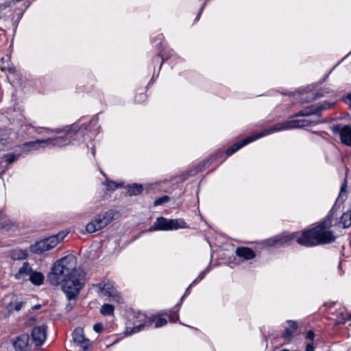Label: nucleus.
<instances>
[{"instance_id":"nucleus-8","label":"nucleus","mask_w":351,"mask_h":351,"mask_svg":"<svg viewBox=\"0 0 351 351\" xmlns=\"http://www.w3.org/2000/svg\"><path fill=\"white\" fill-rule=\"evenodd\" d=\"M99 291L104 295L111 298L112 300L121 302V297L120 293L115 289L114 284L111 282H103L98 285Z\"/></svg>"},{"instance_id":"nucleus-28","label":"nucleus","mask_w":351,"mask_h":351,"mask_svg":"<svg viewBox=\"0 0 351 351\" xmlns=\"http://www.w3.org/2000/svg\"><path fill=\"white\" fill-rule=\"evenodd\" d=\"M24 302H17L14 304V305L11 302L8 305V308L9 311H12L13 309L19 311L21 309Z\"/></svg>"},{"instance_id":"nucleus-19","label":"nucleus","mask_w":351,"mask_h":351,"mask_svg":"<svg viewBox=\"0 0 351 351\" xmlns=\"http://www.w3.org/2000/svg\"><path fill=\"white\" fill-rule=\"evenodd\" d=\"M167 223H168V227H167L168 230L187 228L186 223L182 220L167 219Z\"/></svg>"},{"instance_id":"nucleus-7","label":"nucleus","mask_w":351,"mask_h":351,"mask_svg":"<svg viewBox=\"0 0 351 351\" xmlns=\"http://www.w3.org/2000/svg\"><path fill=\"white\" fill-rule=\"evenodd\" d=\"M317 121H312L308 119L291 120L287 121L283 123H278L269 128H266V130L268 132V134H270L271 133L285 130L307 127L311 125L312 123L317 124Z\"/></svg>"},{"instance_id":"nucleus-15","label":"nucleus","mask_w":351,"mask_h":351,"mask_svg":"<svg viewBox=\"0 0 351 351\" xmlns=\"http://www.w3.org/2000/svg\"><path fill=\"white\" fill-rule=\"evenodd\" d=\"M341 142L348 146L351 145V127L345 125L341 128H337Z\"/></svg>"},{"instance_id":"nucleus-34","label":"nucleus","mask_w":351,"mask_h":351,"mask_svg":"<svg viewBox=\"0 0 351 351\" xmlns=\"http://www.w3.org/2000/svg\"><path fill=\"white\" fill-rule=\"evenodd\" d=\"M93 328L97 332H101L103 330V326L101 324L98 323L94 325Z\"/></svg>"},{"instance_id":"nucleus-11","label":"nucleus","mask_w":351,"mask_h":351,"mask_svg":"<svg viewBox=\"0 0 351 351\" xmlns=\"http://www.w3.org/2000/svg\"><path fill=\"white\" fill-rule=\"evenodd\" d=\"M296 237V234H283L276 236L268 240L267 243L272 247H280L286 243H289Z\"/></svg>"},{"instance_id":"nucleus-1","label":"nucleus","mask_w":351,"mask_h":351,"mask_svg":"<svg viewBox=\"0 0 351 351\" xmlns=\"http://www.w3.org/2000/svg\"><path fill=\"white\" fill-rule=\"evenodd\" d=\"M333 213H330L324 221L315 228L302 232L297 242L307 247L329 243L335 241L336 237L329 229L332 226Z\"/></svg>"},{"instance_id":"nucleus-29","label":"nucleus","mask_w":351,"mask_h":351,"mask_svg":"<svg viewBox=\"0 0 351 351\" xmlns=\"http://www.w3.org/2000/svg\"><path fill=\"white\" fill-rule=\"evenodd\" d=\"M154 322V319H147L144 324H140L138 326H136L132 329V332H139L145 325L148 324L149 326L152 325Z\"/></svg>"},{"instance_id":"nucleus-3","label":"nucleus","mask_w":351,"mask_h":351,"mask_svg":"<svg viewBox=\"0 0 351 351\" xmlns=\"http://www.w3.org/2000/svg\"><path fill=\"white\" fill-rule=\"evenodd\" d=\"M62 288L68 300H75L84 285V271H77L70 278L61 281Z\"/></svg>"},{"instance_id":"nucleus-13","label":"nucleus","mask_w":351,"mask_h":351,"mask_svg":"<svg viewBox=\"0 0 351 351\" xmlns=\"http://www.w3.org/2000/svg\"><path fill=\"white\" fill-rule=\"evenodd\" d=\"M30 346L29 337L27 334L19 335L13 341V346L16 351H28Z\"/></svg>"},{"instance_id":"nucleus-38","label":"nucleus","mask_w":351,"mask_h":351,"mask_svg":"<svg viewBox=\"0 0 351 351\" xmlns=\"http://www.w3.org/2000/svg\"><path fill=\"white\" fill-rule=\"evenodd\" d=\"M346 102L351 106V94H349L346 97Z\"/></svg>"},{"instance_id":"nucleus-33","label":"nucleus","mask_w":351,"mask_h":351,"mask_svg":"<svg viewBox=\"0 0 351 351\" xmlns=\"http://www.w3.org/2000/svg\"><path fill=\"white\" fill-rule=\"evenodd\" d=\"M167 323V321L164 319V318H158L156 320V323H155V327L156 328H158V327H160V326H165L166 325Z\"/></svg>"},{"instance_id":"nucleus-26","label":"nucleus","mask_w":351,"mask_h":351,"mask_svg":"<svg viewBox=\"0 0 351 351\" xmlns=\"http://www.w3.org/2000/svg\"><path fill=\"white\" fill-rule=\"evenodd\" d=\"M114 309L112 305L105 304L101 307L100 313L104 315H110L113 314Z\"/></svg>"},{"instance_id":"nucleus-9","label":"nucleus","mask_w":351,"mask_h":351,"mask_svg":"<svg viewBox=\"0 0 351 351\" xmlns=\"http://www.w3.org/2000/svg\"><path fill=\"white\" fill-rule=\"evenodd\" d=\"M267 135H268V132L267 131L266 129H265L263 131H262L255 135H252L251 136H249V137L242 140L240 143L234 144L232 146H231L226 150V154L228 156H231L234 152H236L237 150H239L240 148H241L243 146L247 145V143H249L250 142H252L254 140H256L261 137H263V136H267Z\"/></svg>"},{"instance_id":"nucleus-21","label":"nucleus","mask_w":351,"mask_h":351,"mask_svg":"<svg viewBox=\"0 0 351 351\" xmlns=\"http://www.w3.org/2000/svg\"><path fill=\"white\" fill-rule=\"evenodd\" d=\"M28 280L36 285H40L43 282L44 276L40 272L32 271Z\"/></svg>"},{"instance_id":"nucleus-41","label":"nucleus","mask_w":351,"mask_h":351,"mask_svg":"<svg viewBox=\"0 0 351 351\" xmlns=\"http://www.w3.org/2000/svg\"><path fill=\"white\" fill-rule=\"evenodd\" d=\"M8 5L6 4H1L0 5V10L5 9Z\"/></svg>"},{"instance_id":"nucleus-36","label":"nucleus","mask_w":351,"mask_h":351,"mask_svg":"<svg viewBox=\"0 0 351 351\" xmlns=\"http://www.w3.org/2000/svg\"><path fill=\"white\" fill-rule=\"evenodd\" d=\"M346 186H347V182H346V180H344L343 181V183L342 184L341 186V191H340V194H339V196L341 195V194L346 191Z\"/></svg>"},{"instance_id":"nucleus-27","label":"nucleus","mask_w":351,"mask_h":351,"mask_svg":"<svg viewBox=\"0 0 351 351\" xmlns=\"http://www.w3.org/2000/svg\"><path fill=\"white\" fill-rule=\"evenodd\" d=\"M305 116H310L312 114H319L316 106H311L304 108Z\"/></svg>"},{"instance_id":"nucleus-45","label":"nucleus","mask_w":351,"mask_h":351,"mask_svg":"<svg viewBox=\"0 0 351 351\" xmlns=\"http://www.w3.org/2000/svg\"><path fill=\"white\" fill-rule=\"evenodd\" d=\"M1 69L2 71H4V70L5 69V67H1Z\"/></svg>"},{"instance_id":"nucleus-2","label":"nucleus","mask_w":351,"mask_h":351,"mask_svg":"<svg viewBox=\"0 0 351 351\" xmlns=\"http://www.w3.org/2000/svg\"><path fill=\"white\" fill-rule=\"evenodd\" d=\"M77 260L73 255H68L58 260L51 269V271L47 276V280L52 285L57 286L61 281L70 278L75 271H82L80 268H76Z\"/></svg>"},{"instance_id":"nucleus-42","label":"nucleus","mask_w":351,"mask_h":351,"mask_svg":"<svg viewBox=\"0 0 351 351\" xmlns=\"http://www.w3.org/2000/svg\"><path fill=\"white\" fill-rule=\"evenodd\" d=\"M344 319H345V321L350 320L351 319V313L348 316L347 318H345Z\"/></svg>"},{"instance_id":"nucleus-5","label":"nucleus","mask_w":351,"mask_h":351,"mask_svg":"<svg viewBox=\"0 0 351 351\" xmlns=\"http://www.w3.org/2000/svg\"><path fill=\"white\" fill-rule=\"evenodd\" d=\"M66 237L64 232H59L48 238L42 239L29 247L31 252L41 254L55 247Z\"/></svg>"},{"instance_id":"nucleus-37","label":"nucleus","mask_w":351,"mask_h":351,"mask_svg":"<svg viewBox=\"0 0 351 351\" xmlns=\"http://www.w3.org/2000/svg\"><path fill=\"white\" fill-rule=\"evenodd\" d=\"M313 346L312 344H308L306 347V351H313Z\"/></svg>"},{"instance_id":"nucleus-10","label":"nucleus","mask_w":351,"mask_h":351,"mask_svg":"<svg viewBox=\"0 0 351 351\" xmlns=\"http://www.w3.org/2000/svg\"><path fill=\"white\" fill-rule=\"evenodd\" d=\"M32 338L36 346H41L47 338V326L43 324L34 327L32 330Z\"/></svg>"},{"instance_id":"nucleus-4","label":"nucleus","mask_w":351,"mask_h":351,"mask_svg":"<svg viewBox=\"0 0 351 351\" xmlns=\"http://www.w3.org/2000/svg\"><path fill=\"white\" fill-rule=\"evenodd\" d=\"M72 133L73 130H68L66 132L65 137L49 138L47 139L27 142L20 145L19 148L22 153H26L32 149H37L40 145L47 143H51L53 146H63L69 143L66 142V139L72 136Z\"/></svg>"},{"instance_id":"nucleus-31","label":"nucleus","mask_w":351,"mask_h":351,"mask_svg":"<svg viewBox=\"0 0 351 351\" xmlns=\"http://www.w3.org/2000/svg\"><path fill=\"white\" fill-rule=\"evenodd\" d=\"M119 186H121L120 184L113 181H108L106 184L107 189L110 191H114Z\"/></svg>"},{"instance_id":"nucleus-20","label":"nucleus","mask_w":351,"mask_h":351,"mask_svg":"<svg viewBox=\"0 0 351 351\" xmlns=\"http://www.w3.org/2000/svg\"><path fill=\"white\" fill-rule=\"evenodd\" d=\"M167 227V219L164 217H159L150 228V231L156 230H168Z\"/></svg>"},{"instance_id":"nucleus-22","label":"nucleus","mask_w":351,"mask_h":351,"mask_svg":"<svg viewBox=\"0 0 351 351\" xmlns=\"http://www.w3.org/2000/svg\"><path fill=\"white\" fill-rule=\"evenodd\" d=\"M128 193L130 195H137L143 191V186L138 184H133L127 186Z\"/></svg>"},{"instance_id":"nucleus-12","label":"nucleus","mask_w":351,"mask_h":351,"mask_svg":"<svg viewBox=\"0 0 351 351\" xmlns=\"http://www.w3.org/2000/svg\"><path fill=\"white\" fill-rule=\"evenodd\" d=\"M73 339L75 344L80 346L84 351L86 350L90 344V341L84 336L82 328H76L73 332Z\"/></svg>"},{"instance_id":"nucleus-17","label":"nucleus","mask_w":351,"mask_h":351,"mask_svg":"<svg viewBox=\"0 0 351 351\" xmlns=\"http://www.w3.org/2000/svg\"><path fill=\"white\" fill-rule=\"evenodd\" d=\"M287 323L289 325V328H285L282 337L287 341H290L298 329V324L296 322L292 320L287 321Z\"/></svg>"},{"instance_id":"nucleus-6","label":"nucleus","mask_w":351,"mask_h":351,"mask_svg":"<svg viewBox=\"0 0 351 351\" xmlns=\"http://www.w3.org/2000/svg\"><path fill=\"white\" fill-rule=\"evenodd\" d=\"M113 219V213L110 210L97 215L86 226L87 233L92 234L101 230L108 225Z\"/></svg>"},{"instance_id":"nucleus-30","label":"nucleus","mask_w":351,"mask_h":351,"mask_svg":"<svg viewBox=\"0 0 351 351\" xmlns=\"http://www.w3.org/2000/svg\"><path fill=\"white\" fill-rule=\"evenodd\" d=\"M169 200V197L165 195L160 198L156 199L154 202V205L155 206H157L162 204L163 203L167 202Z\"/></svg>"},{"instance_id":"nucleus-25","label":"nucleus","mask_w":351,"mask_h":351,"mask_svg":"<svg viewBox=\"0 0 351 351\" xmlns=\"http://www.w3.org/2000/svg\"><path fill=\"white\" fill-rule=\"evenodd\" d=\"M22 154L21 151H20L19 153L16 152H12L9 153L7 154H5L3 156V158L6 160L8 164H11L14 162Z\"/></svg>"},{"instance_id":"nucleus-16","label":"nucleus","mask_w":351,"mask_h":351,"mask_svg":"<svg viewBox=\"0 0 351 351\" xmlns=\"http://www.w3.org/2000/svg\"><path fill=\"white\" fill-rule=\"evenodd\" d=\"M32 267L27 262L23 264L22 267H20L19 271L15 274L14 277L18 280H25L29 278L32 273Z\"/></svg>"},{"instance_id":"nucleus-40","label":"nucleus","mask_w":351,"mask_h":351,"mask_svg":"<svg viewBox=\"0 0 351 351\" xmlns=\"http://www.w3.org/2000/svg\"><path fill=\"white\" fill-rule=\"evenodd\" d=\"M322 97V94H319V93H317L316 94V96H315V97L312 98V99H311V100H312V101H313V100H315V99L319 98V97Z\"/></svg>"},{"instance_id":"nucleus-35","label":"nucleus","mask_w":351,"mask_h":351,"mask_svg":"<svg viewBox=\"0 0 351 351\" xmlns=\"http://www.w3.org/2000/svg\"><path fill=\"white\" fill-rule=\"evenodd\" d=\"M314 337H315V334L313 332V330H308L307 332H306V337L310 340H313L314 339Z\"/></svg>"},{"instance_id":"nucleus-32","label":"nucleus","mask_w":351,"mask_h":351,"mask_svg":"<svg viewBox=\"0 0 351 351\" xmlns=\"http://www.w3.org/2000/svg\"><path fill=\"white\" fill-rule=\"evenodd\" d=\"M317 106V110L319 112V114H320L321 112H322L323 110L329 108L331 106V104L328 103V102H324V103L319 104L318 106Z\"/></svg>"},{"instance_id":"nucleus-18","label":"nucleus","mask_w":351,"mask_h":351,"mask_svg":"<svg viewBox=\"0 0 351 351\" xmlns=\"http://www.w3.org/2000/svg\"><path fill=\"white\" fill-rule=\"evenodd\" d=\"M239 256L243 257L246 260H250L255 256L254 252L248 247H238L236 251Z\"/></svg>"},{"instance_id":"nucleus-14","label":"nucleus","mask_w":351,"mask_h":351,"mask_svg":"<svg viewBox=\"0 0 351 351\" xmlns=\"http://www.w3.org/2000/svg\"><path fill=\"white\" fill-rule=\"evenodd\" d=\"M16 134L10 130L0 129V143L3 145H8L14 143Z\"/></svg>"},{"instance_id":"nucleus-39","label":"nucleus","mask_w":351,"mask_h":351,"mask_svg":"<svg viewBox=\"0 0 351 351\" xmlns=\"http://www.w3.org/2000/svg\"><path fill=\"white\" fill-rule=\"evenodd\" d=\"M296 116H305L304 114V109L300 111L297 114Z\"/></svg>"},{"instance_id":"nucleus-44","label":"nucleus","mask_w":351,"mask_h":351,"mask_svg":"<svg viewBox=\"0 0 351 351\" xmlns=\"http://www.w3.org/2000/svg\"><path fill=\"white\" fill-rule=\"evenodd\" d=\"M40 308V305H36L33 307L34 309H38Z\"/></svg>"},{"instance_id":"nucleus-43","label":"nucleus","mask_w":351,"mask_h":351,"mask_svg":"<svg viewBox=\"0 0 351 351\" xmlns=\"http://www.w3.org/2000/svg\"><path fill=\"white\" fill-rule=\"evenodd\" d=\"M8 70L10 72L13 73L14 69L13 68H10V67H9V68L8 69Z\"/></svg>"},{"instance_id":"nucleus-23","label":"nucleus","mask_w":351,"mask_h":351,"mask_svg":"<svg viewBox=\"0 0 351 351\" xmlns=\"http://www.w3.org/2000/svg\"><path fill=\"white\" fill-rule=\"evenodd\" d=\"M340 222L343 224L344 228L351 226V210L344 213L341 219Z\"/></svg>"},{"instance_id":"nucleus-24","label":"nucleus","mask_w":351,"mask_h":351,"mask_svg":"<svg viewBox=\"0 0 351 351\" xmlns=\"http://www.w3.org/2000/svg\"><path fill=\"white\" fill-rule=\"evenodd\" d=\"M12 226L10 219L4 215H0V229L3 230H9Z\"/></svg>"}]
</instances>
